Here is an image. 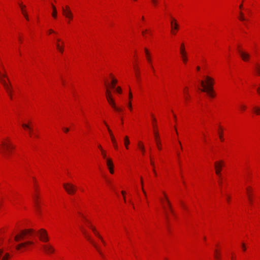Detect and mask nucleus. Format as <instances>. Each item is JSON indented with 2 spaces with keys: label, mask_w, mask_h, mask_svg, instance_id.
I'll list each match as a JSON object with an SVG mask.
<instances>
[{
  "label": "nucleus",
  "mask_w": 260,
  "mask_h": 260,
  "mask_svg": "<svg viewBox=\"0 0 260 260\" xmlns=\"http://www.w3.org/2000/svg\"><path fill=\"white\" fill-rule=\"evenodd\" d=\"M147 31H148V30H147V29H145V30H143V31H142V35H143L144 36H145V33H146V32H147Z\"/></svg>",
  "instance_id": "obj_49"
},
{
  "label": "nucleus",
  "mask_w": 260,
  "mask_h": 260,
  "mask_svg": "<svg viewBox=\"0 0 260 260\" xmlns=\"http://www.w3.org/2000/svg\"><path fill=\"white\" fill-rule=\"evenodd\" d=\"M22 126L24 129H26L28 130L29 135L31 134V133H32V128H31V127L30 126V125L29 124H25V123H23V124H22Z\"/></svg>",
  "instance_id": "obj_21"
},
{
  "label": "nucleus",
  "mask_w": 260,
  "mask_h": 260,
  "mask_svg": "<svg viewBox=\"0 0 260 260\" xmlns=\"http://www.w3.org/2000/svg\"><path fill=\"white\" fill-rule=\"evenodd\" d=\"M224 166V161L223 160H219L214 162V168L215 170V173L217 176L221 175V171L222 167Z\"/></svg>",
  "instance_id": "obj_6"
},
{
  "label": "nucleus",
  "mask_w": 260,
  "mask_h": 260,
  "mask_svg": "<svg viewBox=\"0 0 260 260\" xmlns=\"http://www.w3.org/2000/svg\"><path fill=\"white\" fill-rule=\"evenodd\" d=\"M116 90L118 93H121L122 92L121 89L120 87H117L116 88Z\"/></svg>",
  "instance_id": "obj_40"
},
{
  "label": "nucleus",
  "mask_w": 260,
  "mask_h": 260,
  "mask_svg": "<svg viewBox=\"0 0 260 260\" xmlns=\"http://www.w3.org/2000/svg\"><path fill=\"white\" fill-rule=\"evenodd\" d=\"M82 231L83 232V234L84 235V236L87 234L86 231L85 230H84L83 229H82Z\"/></svg>",
  "instance_id": "obj_52"
},
{
  "label": "nucleus",
  "mask_w": 260,
  "mask_h": 260,
  "mask_svg": "<svg viewBox=\"0 0 260 260\" xmlns=\"http://www.w3.org/2000/svg\"><path fill=\"white\" fill-rule=\"evenodd\" d=\"M121 193L123 194V196H124V194H125V192L124 191H121Z\"/></svg>",
  "instance_id": "obj_61"
},
{
  "label": "nucleus",
  "mask_w": 260,
  "mask_h": 260,
  "mask_svg": "<svg viewBox=\"0 0 260 260\" xmlns=\"http://www.w3.org/2000/svg\"><path fill=\"white\" fill-rule=\"evenodd\" d=\"M239 8H240V9H241L242 8V4H241V5H240Z\"/></svg>",
  "instance_id": "obj_62"
},
{
  "label": "nucleus",
  "mask_w": 260,
  "mask_h": 260,
  "mask_svg": "<svg viewBox=\"0 0 260 260\" xmlns=\"http://www.w3.org/2000/svg\"><path fill=\"white\" fill-rule=\"evenodd\" d=\"M132 98H133L132 93L131 92V91L129 90V100H131L132 99Z\"/></svg>",
  "instance_id": "obj_48"
},
{
  "label": "nucleus",
  "mask_w": 260,
  "mask_h": 260,
  "mask_svg": "<svg viewBox=\"0 0 260 260\" xmlns=\"http://www.w3.org/2000/svg\"><path fill=\"white\" fill-rule=\"evenodd\" d=\"M138 146H139V148L141 149L142 153H144L145 152L144 146L141 144V142H139L138 143Z\"/></svg>",
  "instance_id": "obj_29"
},
{
  "label": "nucleus",
  "mask_w": 260,
  "mask_h": 260,
  "mask_svg": "<svg viewBox=\"0 0 260 260\" xmlns=\"http://www.w3.org/2000/svg\"><path fill=\"white\" fill-rule=\"evenodd\" d=\"M135 70H136V76H137V77H139V73H138V70L137 68H136V67H135Z\"/></svg>",
  "instance_id": "obj_46"
},
{
  "label": "nucleus",
  "mask_w": 260,
  "mask_h": 260,
  "mask_svg": "<svg viewBox=\"0 0 260 260\" xmlns=\"http://www.w3.org/2000/svg\"><path fill=\"white\" fill-rule=\"evenodd\" d=\"M127 106H128L129 110L132 111V103H131V101H129L128 102V103L127 104Z\"/></svg>",
  "instance_id": "obj_39"
},
{
  "label": "nucleus",
  "mask_w": 260,
  "mask_h": 260,
  "mask_svg": "<svg viewBox=\"0 0 260 260\" xmlns=\"http://www.w3.org/2000/svg\"><path fill=\"white\" fill-rule=\"evenodd\" d=\"M51 6H52V8L53 9V13H52V15L54 18H56L57 17V11H56V8H55V6L53 5V4H52Z\"/></svg>",
  "instance_id": "obj_26"
},
{
  "label": "nucleus",
  "mask_w": 260,
  "mask_h": 260,
  "mask_svg": "<svg viewBox=\"0 0 260 260\" xmlns=\"http://www.w3.org/2000/svg\"><path fill=\"white\" fill-rule=\"evenodd\" d=\"M246 107L245 105H242L240 106V109L241 110L244 111L246 109Z\"/></svg>",
  "instance_id": "obj_42"
},
{
  "label": "nucleus",
  "mask_w": 260,
  "mask_h": 260,
  "mask_svg": "<svg viewBox=\"0 0 260 260\" xmlns=\"http://www.w3.org/2000/svg\"><path fill=\"white\" fill-rule=\"evenodd\" d=\"M42 247L44 251L48 254L53 253L55 251L53 247L50 244L43 245Z\"/></svg>",
  "instance_id": "obj_10"
},
{
  "label": "nucleus",
  "mask_w": 260,
  "mask_h": 260,
  "mask_svg": "<svg viewBox=\"0 0 260 260\" xmlns=\"http://www.w3.org/2000/svg\"><path fill=\"white\" fill-rule=\"evenodd\" d=\"M219 138H220L221 141H223V138L222 137L221 133H220V132L219 133Z\"/></svg>",
  "instance_id": "obj_44"
},
{
  "label": "nucleus",
  "mask_w": 260,
  "mask_h": 260,
  "mask_svg": "<svg viewBox=\"0 0 260 260\" xmlns=\"http://www.w3.org/2000/svg\"><path fill=\"white\" fill-rule=\"evenodd\" d=\"M242 249L243 250V251H245L246 250V247H245V245L244 243H242Z\"/></svg>",
  "instance_id": "obj_47"
},
{
  "label": "nucleus",
  "mask_w": 260,
  "mask_h": 260,
  "mask_svg": "<svg viewBox=\"0 0 260 260\" xmlns=\"http://www.w3.org/2000/svg\"><path fill=\"white\" fill-rule=\"evenodd\" d=\"M144 51H145V53L146 54V59H147L148 62L149 63V64H151V59L150 53H149L148 50L146 48H144Z\"/></svg>",
  "instance_id": "obj_18"
},
{
  "label": "nucleus",
  "mask_w": 260,
  "mask_h": 260,
  "mask_svg": "<svg viewBox=\"0 0 260 260\" xmlns=\"http://www.w3.org/2000/svg\"><path fill=\"white\" fill-rule=\"evenodd\" d=\"M62 130L64 131V133H67L69 132L70 129L68 127H63Z\"/></svg>",
  "instance_id": "obj_41"
},
{
  "label": "nucleus",
  "mask_w": 260,
  "mask_h": 260,
  "mask_svg": "<svg viewBox=\"0 0 260 260\" xmlns=\"http://www.w3.org/2000/svg\"><path fill=\"white\" fill-rule=\"evenodd\" d=\"M3 149L1 150L2 154L6 157H8L11 150L14 148V146L11 143H2Z\"/></svg>",
  "instance_id": "obj_3"
},
{
  "label": "nucleus",
  "mask_w": 260,
  "mask_h": 260,
  "mask_svg": "<svg viewBox=\"0 0 260 260\" xmlns=\"http://www.w3.org/2000/svg\"><path fill=\"white\" fill-rule=\"evenodd\" d=\"M65 9H70V8L69 7V6H66V8Z\"/></svg>",
  "instance_id": "obj_64"
},
{
  "label": "nucleus",
  "mask_w": 260,
  "mask_h": 260,
  "mask_svg": "<svg viewBox=\"0 0 260 260\" xmlns=\"http://www.w3.org/2000/svg\"><path fill=\"white\" fill-rule=\"evenodd\" d=\"M151 165L152 166V167H153V169H154V163L153 161H151Z\"/></svg>",
  "instance_id": "obj_54"
},
{
  "label": "nucleus",
  "mask_w": 260,
  "mask_h": 260,
  "mask_svg": "<svg viewBox=\"0 0 260 260\" xmlns=\"http://www.w3.org/2000/svg\"><path fill=\"white\" fill-rule=\"evenodd\" d=\"M117 80L116 79L112 78L111 84H112V87L114 88L115 84L117 83Z\"/></svg>",
  "instance_id": "obj_32"
},
{
  "label": "nucleus",
  "mask_w": 260,
  "mask_h": 260,
  "mask_svg": "<svg viewBox=\"0 0 260 260\" xmlns=\"http://www.w3.org/2000/svg\"><path fill=\"white\" fill-rule=\"evenodd\" d=\"M164 194L165 197V198H166V202H167V205H168V208L169 209V210L171 211V213H173V210L172 209V205H171V202H170V201L168 200L166 193L165 192H164Z\"/></svg>",
  "instance_id": "obj_20"
},
{
  "label": "nucleus",
  "mask_w": 260,
  "mask_h": 260,
  "mask_svg": "<svg viewBox=\"0 0 260 260\" xmlns=\"http://www.w3.org/2000/svg\"><path fill=\"white\" fill-rule=\"evenodd\" d=\"M90 228L92 230V231L93 232L94 234L99 238L101 241L103 242V244H105V241H104L103 238L101 236V235L99 234V233L96 231L95 228L92 226L91 225H89Z\"/></svg>",
  "instance_id": "obj_16"
},
{
  "label": "nucleus",
  "mask_w": 260,
  "mask_h": 260,
  "mask_svg": "<svg viewBox=\"0 0 260 260\" xmlns=\"http://www.w3.org/2000/svg\"><path fill=\"white\" fill-rule=\"evenodd\" d=\"M49 34H51V33H54V34H56V32L52 29H50L49 30Z\"/></svg>",
  "instance_id": "obj_51"
},
{
  "label": "nucleus",
  "mask_w": 260,
  "mask_h": 260,
  "mask_svg": "<svg viewBox=\"0 0 260 260\" xmlns=\"http://www.w3.org/2000/svg\"><path fill=\"white\" fill-rule=\"evenodd\" d=\"M180 53L181 55V57L184 63H186L187 61V58L186 55V52L185 49V46L184 43H181L180 48Z\"/></svg>",
  "instance_id": "obj_8"
},
{
  "label": "nucleus",
  "mask_w": 260,
  "mask_h": 260,
  "mask_svg": "<svg viewBox=\"0 0 260 260\" xmlns=\"http://www.w3.org/2000/svg\"><path fill=\"white\" fill-rule=\"evenodd\" d=\"M150 64V66H151V68L152 69V70H153V72H154V69L153 68V67L152 66V65L151 64Z\"/></svg>",
  "instance_id": "obj_56"
},
{
  "label": "nucleus",
  "mask_w": 260,
  "mask_h": 260,
  "mask_svg": "<svg viewBox=\"0 0 260 260\" xmlns=\"http://www.w3.org/2000/svg\"><path fill=\"white\" fill-rule=\"evenodd\" d=\"M153 171L154 174H155V175L156 176V171H155V169H153Z\"/></svg>",
  "instance_id": "obj_57"
},
{
  "label": "nucleus",
  "mask_w": 260,
  "mask_h": 260,
  "mask_svg": "<svg viewBox=\"0 0 260 260\" xmlns=\"http://www.w3.org/2000/svg\"><path fill=\"white\" fill-rule=\"evenodd\" d=\"M207 93V94L211 97L212 98H213L214 96V91H213V89H212V91H211V92H206Z\"/></svg>",
  "instance_id": "obj_36"
},
{
  "label": "nucleus",
  "mask_w": 260,
  "mask_h": 260,
  "mask_svg": "<svg viewBox=\"0 0 260 260\" xmlns=\"http://www.w3.org/2000/svg\"><path fill=\"white\" fill-rule=\"evenodd\" d=\"M60 41H61V40H60V39H57V43H59V42H60Z\"/></svg>",
  "instance_id": "obj_58"
},
{
  "label": "nucleus",
  "mask_w": 260,
  "mask_h": 260,
  "mask_svg": "<svg viewBox=\"0 0 260 260\" xmlns=\"http://www.w3.org/2000/svg\"><path fill=\"white\" fill-rule=\"evenodd\" d=\"M63 186L67 192L69 194H73L76 192V187L72 184L64 183Z\"/></svg>",
  "instance_id": "obj_5"
},
{
  "label": "nucleus",
  "mask_w": 260,
  "mask_h": 260,
  "mask_svg": "<svg viewBox=\"0 0 260 260\" xmlns=\"http://www.w3.org/2000/svg\"><path fill=\"white\" fill-rule=\"evenodd\" d=\"M108 102L109 103V104L111 105V106L117 111L120 112L121 111V109L120 108H118L116 106L115 102L114 100H111L109 97H108Z\"/></svg>",
  "instance_id": "obj_14"
},
{
  "label": "nucleus",
  "mask_w": 260,
  "mask_h": 260,
  "mask_svg": "<svg viewBox=\"0 0 260 260\" xmlns=\"http://www.w3.org/2000/svg\"><path fill=\"white\" fill-rule=\"evenodd\" d=\"M175 29H172V32L173 34H175L176 32H175V31H174Z\"/></svg>",
  "instance_id": "obj_59"
},
{
  "label": "nucleus",
  "mask_w": 260,
  "mask_h": 260,
  "mask_svg": "<svg viewBox=\"0 0 260 260\" xmlns=\"http://www.w3.org/2000/svg\"><path fill=\"white\" fill-rule=\"evenodd\" d=\"M151 3L154 6L156 7L158 3V0H151Z\"/></svg>",
  "instance_id": "obj_35"
},
{
  "label": "nucleus",
  "mask_w": 260,
  "mask_h": 260,
  "mask_svg": "<svg viewBox=\"0 0 260 260\" xmlns=\"http://www.w3.org/2000/svg\"><path fill=\"white\" fill-rule=\"evenodd\" d=\"M247 191H248V197L249 201L250 203L251 204H252V198H251V196H250V194L249 193V191L248 190V189H247Z\"/></svg>",
  "instance_id": "obj_34"
},
{
  "label": "nucleus",
  "mask_w": 260,
  "mask_h": 260,
  "mask_svg": "<svg viewBox=\"0 0 260 260\" xmlns=\"http://www.w3.org/2000/svg\"><path fill=\"white\" fill-rule=\"evenodd\" d=\"M105 124H106L107 128H108V132L109 133V134L110 135V137H111V141L112 142V143L114 145V147L115 149H117L118 148V146H117V142H116V141L115 139V137L111 131V130L109 128V126L108 125V124L105 122H104Z\"/></svg>",
  "instance_id": "obj_11"
},
{
  "label": "nucleus",
  "mask_w": 260,
  "mask_h": 260,
  "mask_svg": "<svg viewBox=\"0 0 260 260\" xmlns=\"http://www.w3.org/2000/svg\"><path fill=\"white\" fill-rule=\"evenodd\" d=\"M154 133L155 137V139H156V144H157V147H158V149L160 150L161 149V147L159 146L160 143L159 141L158 140V132H156V131H154Z\"/></svg>",
  "instance_id": "obj_23"
},
{
  "label": "nucleus",
  "mask_w": 260,
  "mask_h": 260,
  "mask_svg": "<svg viewBox=\"0 0 260 260\" xmlns=\"http://www.w3.org/2000/svg\"><path fill=\"white\" fill-rule=\"evenodd\" d=\"M35 202L36 207L37 209L38 210H39V205H38V202H37V201L36 200H35Z\"/></svg>",
  "instance_id": "obj_45"
},
{
  "label": "nucleus",
  "mask_w": 260,
  "mask_h": 260,
  "mask_svg": "<svg viewBox=\"0 0 260 260\" xmlns=\"http://www.w3.org/2000/svg\"><path fill=\"white\" fill-rule=\"evenodd\" d=\"M108 168L111 174H113L114 173L113 166L108 167Z\"/></svg>",
  "instance_id": "obj_37"
},
{
  "label": "nucleus",
  "mask_w": 260,
  "mask_h": 260,
  "mask_svg": "<svg viewBox=\"0 0 260 260\" xmlns=\"http://www.w3.org/2000/svg\"><path fill=\"white\" fill-rule=\"evenodd\" d=\"M255 70L258 75H260V65L258 63L255 64Z\"/></svg>",
  "instance_id": "obj_31"
},
{
  "label": "nucleus",
  "mask_w": 260,
  "mask_h": 260,
  "mask_svg": "<svg viewBox=\"0 0 260 260\" xmlns=\"http://www.w3.org/2000/svg\"><path fill=\"white\" fill-rule=\"evenodd\" d=\"M63 45L64 43L63 42H61V45H60L59 43H56V46L57 50L60 52L63 53Z\"/></svg>",
  "instance_id": "obj_19"
},
{
  "label": "nucleus",
  "mask_w": 260,
  "mask_h": 260,
  "mask_svg": "<svg viewBox=\"0 0 260 260\" xmlns=\"http://www.w3.org/2000/svg\"><path fill=\"white\" fill-rule=\"evenodd\" d=\"M107 167L113 166L112 160L110 158H106Z\"/></svg>",
  "instance_id": "obj_28"
},
{
  "label": "nucleus",
  "mask_w": 260,
  "mask_h": 260,
  "mask_svg": "<svg viewBox=\"0 0 260 260\" xmlns=\"http://www.w3.org/2000/svg\"><path fill=\"white\" fill-rule=\"evenodd\" d=\"M40 240L43 242H47L49 241V237L47 231L44 229H40L37 233Z\"/></svg>",
  "instance_id": "obj_4"
},
{
  "label": "nucleus",
  "mask_w": 260,
  "mask_h": 260,
  "mask_svg": "<svg viewBox=\"0 0 260 260\" xmlns=\"http://www.w3.org/2000/svg\"><path fill=\"white\" fill-rule=\"evenodd\" d=\"M166 218L168 219V214H167L166 211Z\"/></svg>",
  "instance_id": "obj_60"
},
{
  "label": "nucleus",
  "mask_w": 260,
  "mask_h": 260,
  "mask_svg": "<svg viewBox=\"0 0 260 260\" xmlns=\"http://www.w3.org/2000/svg\"><path fill=\"white\" fill-rule=\"evenodd\" d=\"M62 11L63 15L67 18L71 20L73 19V13L70 9H65L63 7L62 8Z\"/></svg>",
  "instance_id": "obj_12"
},
{
  "label": "nucleus",
  "mask_w": 260,
  "mask_h": 260,
  "mask_svg": "<svg viewBox=\"0 0 260 260\" xmlns=\"http://www.w3.org/2000/svg\"><path fill=\"white\" fill-rule=\"evenodd\" d=\"M253 112L256 115L260 114V107L258 106H255L253 108Z\"/></svg>",
  "instance_id": "obj_27"
},
{
  "label": "nucleus",
  "mask_w": 260,
  "mask_h": 260,
  "mask_svg": "<svg viewBox=\"0 0 260 260\" xmlns=\"http://www.w3.org/2000/svg\"><path fill=\"white\" fill-rule=\"evenodd\" d=\"M171 26L172 29H178V24L177 23L176 20L175 19H172L171 22Z\"/></svg>",
  "instance_id": "obj_17"
},
{
  "label": "nucleus",
  "mask_w": 260,
  "mask_h": 260,
  "mask_svg": "<svg viewBox=\"0 0 260 260\" xmlns=\"http://www.w3.org/2000/svg\"><path fill=\"white\" fill-rule=\"evenodd\" d=\"M34 242L31 241H27L24 242L20 243L16 245V249L18 250H21L23 249H26L27 246L32 245Z\"/></svg>",
  "instance_id": "obj_7"
},
{
  "label": "nucleus",
  "mask_w": 260,
  "mask_h": 260,
  "mask_svg": "<svg viewBox=\"0 0 260 260\" xmlns=\"http://www.w3.org/2000/svg\"><path fill=\"white\" fill-rule=\"evenodd\" d=\"M1 75L3 78H5L7 79V80H9V78L8 77V76L6 73H4L3 74L1 73Z\"/></svg>",
  "instance_id": "obj_38"
},
{
  "label": "nucleus",
  "mask_w": 260,
  "mask_h": 260,
  "mask_svg": "<svg viewBox=\"0 0 260 260\" xmlns=\"http://www.w3.org/2000/svg\"><path fill=\"white\" fill-rule=\"evenodd\" d=\"M7 93L9 95L11 99H12V85L9 86L8 87L5 88Z\"/></svg>",
  "instance_id": "obj_22"
},
{
  "label": "nucleus",
  "mask_w": 260,
  "mask_h": 260,
  "mask_svg": "<svg viewBox=\"0 0 260 260\" xmlns=\"http://www.w3.org/2000/svg\"><path fill=\"white\" fill-rule=\"evenodd\" d=\"M141 179V183L142 185V188L143 187V178L142 177H140Z\"/></svg>",
  "instance_id": "obj_50"
},
{
  "label": "nucleus",
  "mask_w": 260,
  "mask_h": 260,
  "mask_svg": "<svg viewBox=\"0 0 260 260\" xmlns=\"http://www.w3.org/2000/svg\"><path fill=\"white\" fill-rule=\"evenodd\" d=\"M34 231L32 229H26L21 231L19 234L16 235L14 237L16 242H19L21 240L27 238L29 236L32 235Z\"/></svg>",
  "instance_id": "obj_2"
},
{
  "label": "nucleus",
  "mask_w": 260,
  "mask_h": 260,
  "mask_svg": "<svg viewBox=\"0 0 260 260\" xmlns=\"http://www.w3.org/2000/svg\"><path fill=\"white\" fill-rule=\"evenodd\" d=\"M239 19L240 20H241V21H245V18H244V17L243 16V13L242 12H240Z\"/></svg>",
  "instance_id": "obj_33"
},
{
  "label": "nucleus",
  "mask_w": 260,
  "mask_h": 260,
  "mask_svg": "<svg viewBox=\"0 0 260 260\" xmlns=\"http://www.w3.org/2000/svg\"><path fill=\"white\" fill-rule=\"evenodd\" d=\"M85 237L93 245V246L96 248V249L98 251L99 253L102 255L103 256V254L102 252L100 251V250L98 247L97 245L94 243V242L90 239V237L89 236H88L87 234L85 235Z\"/></svg>",
  "instance_id": "obj_15"
},
{
  "label": "nucleus",
  "mask_w": 260,
  "mask_h": 260,
  "mask_svg": "<svg viewBox=\"0 0 260 260\" xmlns=\"http://www.w3.org/2000/svg\"><path fill=\"white\" fill-rule=\"evenodd\" d=\"M124 145L126 149L128 148V145L130 143L128 137L127 136H125L124 138Z\"/></svg>",
  "instance_id": "obj_24"
},
{
  "label": "nucleus",
  "mask_w": 260,
  "mask_h": 260,
  "mask_svg": "<svg viewBox=\"0 0 260 260\" xmlns=\"http://www.w3.org/2000/svg\"><path fill=\"white\" fill-rule=\"evenodd\" d=\"M197 69L198 71H199L200 69V68L199 67H197Z\"/></svg>",
  "instance_id": "obj_63"
},
{
  "label": "nucleus",
  "mask_w": 260,
  "mask_h": 260,
  "mask_svg": "<svg viewBox=\"0 0 260 260\" xmlns=\"http://www.w3.org/2000/svg\"><path fill=\"white\" fill-rule=\"evenodd\" d=\"M20 6L21 7V10H22V12L24 15V16L25 17V19L27 20H29V18H28V15H27V14L26 13L25 11L23 10V8H25V6H23L21 4H20Z\"/></svg>",
  "instance_id": "obj_25"
},
{
  "label": "nucleus",
  "mask_w": 260,
  "mask_h": 260,
  "mask_svg": "<svg viewBox=\"0 0 260 260\" xmlns=\"http://www.w3.org/2000/svg\"><path fill=\"white\" fill-rule=\"evenodd\" d=\"M142 191H143V192L144 193V194L145 195V197H146V191H145V190L144 189V188L142 187Z\"/></svg>",
  "instance_id": "obj_53"
},
{
  "label": "nucleus",
  "mask_w": 260,
  "mask_h": 260,
  "mask_svg": "<svg viewBox=\"0 0 260 260\" xmlns=\"http://www.w3.org/2000/svg\"><path fill=\"white\" fill-rule=\"evenodd\" d=\"M98 147H99V148L101 149V151H102V150H103V149H102V147L101 145H99L98 146Z\"/></svg>",
  "instance_id": "obj_55"
},
{
  "label": "nucleus",
  "mask_w": 260,
  "mask_h": 260,
  "mask_svg": "<svg viewBox=\"0 0 260 260\" xmlns=\"http://www.w3.org/2000/svg\"><path fill=\"white\" fill-rule=\"evenodd\" d=\"M102 155H103V158H105L106 159L107 157H106V155L105 152L104 150H102Z\"/></svg>",
  "instance_id": "obj_43"
},
{
  "label": "nucleus",
  "mask_w": 260,
  "mask_h": 260,
  "mask_svg": "<svg viewBox=\"0 0 260 260\" xmlns=\"http://www.w3.org/2000/svg\"><path fill=\"white\" fill-rule=\"evenodd\" d=\"M238 52L242 58V59L244 61H247L249 59L250 57V55L249 53L247 52L244 51L241 49L238 50Z\"/></svg>",
  "instance_id": "obj_9"
},
{
  "label": "nucleus",
  "mask_w": 260,
  "mask_h": 260,
  "mask_svg": "<svg viewBox=\"0 0 260 260\" xmlns=\"http://www.w3.org/2000/svg\"><path fill=\"white\" fill-rule=\"evenodd\" d=\"M10 255L8 253L5 252L2 249H0V260H9Z\"/></svg>",
  "instance_id": "obj_13"
},
{
  "label": "nucleus",
  "mask_w": 260,
  "mask_h": 260,
  "mask_svg": "<svg viewBox=\"0 0 260 260\" xmlns=\"http://www.w3.org/2000/svg\"><path fill=\"white\" fill-rule=\"evenodd\" d=\"M205 79V82L203 80L200 81L201 85L203 87L201 90L203 92H211L212 91L214 80L209 76H206Z\"/></svg>",
  "instance_id": "obj_1"
},
{
  "label": "nucleus",
  "mask_w": 260,
  "mask_h": 260,
  "mask_svg": "<svg viewBox=\"0 0 260 260\" xmlns=\"http://www.w3.org/2000/svg\"><path fill=\"white\" fill-rule=\"evenodd\" d=\"M108 97H109V98L111 100H113V99H112V98L111 96L110 91L109 90H108V89H107V90H106V98H107V100H108Z\"/></svg>",
  "instance_id": "obj_30"
}]
</instances>
